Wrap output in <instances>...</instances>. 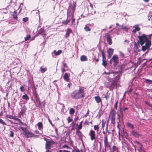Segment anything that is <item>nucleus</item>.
<instances>
[{
	"label": "nucleus",
	"mask_w": 152,
	"mask_h": 152,
	"mask_svg": "<svg viewBox=\"0 0 152 152\" xmlns=\"http://www.w3.org/2000/svg\"><path fill=\"white\" fill-rule=\"evenodd\" d=\"M85 89L86 88L83 87H80L78 90L74 91L70 94L71 97L75 99L83 98L85 96Z\"/></svg>",
	"instance_id": "nucleus-1"
},
{
	"label": "nucleus",
	"mask_w": 152,
	"mask_h": 152,
	"mask_svg": "<svg viewBox=\"0 0 152 152\" xmlns=\"http://www.w3.org/2000/svg\"><path fill=\"white\" fill-rule=\"evenodd\" d=\"M138 38L139 39V40L136 43L134 42V45L136 46L137 48H138V46L139 47V44H140L141 46L142 45L145 43L147 42L148 41H151L150 39L148 38L147 36L145 34H143L141 36H138Z\"/></svg>",
	"instance_id": "nucleus-2"
},
{
	"label": "nucleus",
	"mask_w": 152,
	"mask_h": 152,
	"mask_svg": "<svg viewBox=\"0 0 152 152\" xmlns=\"http://www.w3.org/2000/svg\"><path fill=\"white\" fill-rule=\"evenodd\" d=\"M119 58L118 56L116 55H114L110 61V64H113L114 66H116L118 64L119 62Z\"/></svg>",
	"instance_id": "nucleus-3"
},
{
	"label": "nucleus",
	"mask_w": 152,
	"mask_h": 152,
	"mask_svg": "<svg viewBox=\"0 0 152 152\" xmlns=\"http://www.w3.org/2000/svg\"><path fill=\"white\" fill-rule=\"evenodd\" d=\"M75 5H74L68 8L67 14H69L71 12L72 17L73 18L74 17V15L75 11Z\"/></svg>",
	"instance_id": "nucleus-4"
},
{
	"label": "nucleus",
	"mask_w": 152,
	"mask_h": 152,
	"mask_svg": "<svg viewBox=\"0 0 152 152\" xmlns=\"http://www.w3.org/2000/svg\"><path fill=\"white\" fill-rule=\"evenodd\" d=\"M151 45V41H148L147 42H146L145 45L142 46V50L143 51H145L150 48Z\"/></svg>",
	"instance_id": "nucleus-5"
},
{
	"label": "nucleus",
	"mask_w": 152,
	"mask_h": 152,
	"mask_svg": "<svg viewBox=\"0 0 152 152\" xmlns=\"http://www.w3.org/2000/svg\"><path fill=\"white\" fill-rule=\"evenodd\" d=\"M89 135L90 137L91 140L92 141L96 140V134L94 131L91 129L89 133Z\"/></svg>",
	"instance_id": "nucleus-6"
},
{
	"label": "nucleus",
	"mask_w": 152,
	"mask_h": 152,
	"mask_svg": "<svg viewBox=\"0 0 152 152\" xmlns=\"http://www.w3.org/2000/svg\"><path fill=\"white\" fill-rule=\"evenodd\" d=\"M55 142L53 140L50 141L46 142L45 144V148L46 149H51V146L55 144Z\"/></svg>",
	"instance_id": "nucleus-7"
},
{
	"label": "nucleus",
	"mask_w": 152,
	"mask_h": 152,
	"mask_svg": "<svg viewBox=\"0 0 152 152\" xmlns=\"http://www.w3.org/2000/svg\"><path fill=\"white\" fill-rule=\"evenodd\" d=\"M114 52V50L111 48H109L107 50V53L108 54L107 57L109 59L111 58Z\"/></svg>",
	"instance_id": "nucleus-8"
},
{
	"label": "nucleus",
	"mask_w": 152,
	"mask_h": 152,
	"mask_svg": "<svg viewBox=\"0 0 152 152\" xmlns=\"http://www.w3.org/2000/svg\"><path fill=\"white\" fill-rule=\"evenodd\" d=\"M107 38V41L108 44L110 45L112 43V40L111 38V36L108 33H106L105 34Z\"/></svg>",
	"instance_id": "nucleus-9"
},
{
	"label": "nucleus",
	"mask_w": 152,
	"mask_h": 152,
	"mask_svg": "<svg viewBox=\"0 0 152 152\" xmlns=\"http://www.w3.org/2000/svg\"><path fill=\"white\" fill-rule=\"evenodd\" d=\"M25 135H26L27 137H31L35 136L34 134L31 131L28 130L25 132Z\"/></svg>",
	"instance_id": "nucleus-10"
},
{
	"label": "nucleus",
	"mask_w": 152,
	"mask_h": 152,
	"mask_svg": "<svg viewBox=\"0 0 152 152\" xmlns=\"http://www.w3.org/2000/svg\"><path fill=\"white\" fill-rule=\"evenodd\" d=\"M45 31L43 28H40L38 31L37 34L35 35V37H37L39 35H43L45 33Z\"/></svg>",
	"instance_id": "nucleus-11"
},
{
	"label": "nucleus",
	"mask_w": 152,
	"mask_h": 152,
	"mask_svg": "<svg viewBox=\"0 0 152 152\" xmlns=\"http://www.w3.org/2000/svg\"><path fill=\"white\" fill-rule=\"evenodd\" d=\"M131 133L133 136L136 137H139L141 136V135L138 132L134 130L131 132Z\"/></svg>",
	"instance_id": "nucleus-12"
},
{
	"label": "nucleus",
	"mask_w": 152,
	"mask_h": 152,
	"mask_svg": "<svg viewBox=\"0 0 152 152\" xmlns=\"http://www.w3.org/2000/svg\"><path fill=\"white\" fill-rule=\"evenodd\" d=\"M116 114V111L114 109L112 108L110 112V118H115Z\"/></svg>",
	"instance_id": "nucleus-13"
},
{
	"label": "nucleus",
	"mask_w": 152,
	"mask_h": 152,
	"mask_svg": "<svg viewBox=\"0 0 152 152\" xmlns=\"http://www.w3.org/2000/svg\"><path fill=\"white\" fill-rule=\"evenodd\" d=\"M69 74H68L67 73H66L64 74L63 77L64 80L67 82H69Z\"/></svg>",
	"instance_id": "nucleus-14"
},
{
	"label": "nucleus",
	"mask_w": 152,
	"mask_h": 152,
	"mask_svg": "<svg viewBox=\"0 0 152 152\" xmlns=\"http://www.w3.org/2000/svg\"><path fill=\"white\" fill-rule=\"evenodd\" d=\"M72 32V30L71 29L68 28L67 29L65 37L67 38L69 36L70 34Z\"/></svg>",
	"instance_id": "nucleus-15"
},
{
	"label": "nucleus",
	"mask_w": 152,
	"mask_h": 152,
	"mask_svg": "<svg viewBox=\"0 0 152 152\" xmlns=\"http://www.w3.org/2000/svg\"><path fill=\"white\" fill-rule=\"evenodd\" d=\"M120 80V77L118 75L115 78L113 82L115 84H116L117 85V84L118 83Z\"/></svg>",
	"instance_id": "nucleus-16"
},
{
	"label": "nucleus",
	"mask_w": 152,
	"mask_h": 152,
	"mask_svg": "<svg viewBox=\"0 0 152 152\" xmlns=\"http://www.w3.org/2000/svg\"><path fill=\"white\" fill-rule=\"evenodd\" d=\"M38 129L39 130H42L43 129V125L42 122H39L37 124Z\"/></svg>",
	"instance_id": "nucleus-17"
},
{
	"label": "nucleus",
	"mask_w": 152,
	"mask_h": 152,
	"mask_svg": "<svg viewBox=\"0 0 152 152\" xmlns=\"http://www.w3.org/2000/svg\"><path fill=\"white\" fill-rule=\"evenodd\" d=\"M11 15L13 16L14 19L18 20V18L17 14V12L16 11H14L13 12V14Z\"/></svg>",
	"instance_id": "nucleus-18"
},
{
	"label": "nucleus",
	"mask_w": 152,
	"mask_h": 152,
	"mask_svg": "<svg viewBox=\"0 0 152 152\" xmlns=\"http://www.w3.org/2000/svg\"><path fill=\"white\" fill-rule=\"evenodd\" d=\"M95 100L97 103H99L100 102H102V99L100 97L97 96L94 97Z\"/></svg>",
	"instance_id": "nucleus-19"
},
{
	"label": "nucleus",
	"mask_w": 152,
	"mask_h": 152,
	"mask_svg": "<svg viewBox=\"0 0 152 152\" xmlns=\"http://www.w3.org/2000/svg\"><path fill=\"white\" fill-rule=\"evenodd\" d=\"M80 60L82 61H87L88 59L86 56L83 55L80 57Z\"/></svg>",
	"instance_id": "nucleus-20"
},
{
	"label": "nucleus",
	"mask_w": 152,
	"mask_h": 152,
	"mask_svg": "<svg viewBox=\"0 0 152 152\" xmlns=\"http://www.w3.org/2000/svg\"><path fill=\"white\" fill-rule=\"evenodd\" d=\"M76 133L77 135L79 137L82 138L83 134L79 130L76 131Z\"/></svg>",
	"instance_id": "nucleus-21"
},
{
	"label": "nucleus",
	"mask_w": 152,
	"mask_h": 152,
	"mask_svg": "<svg viewBox=\"0 0 152 152\" xmlns=\"http://www.w3.org/2000/svg\"><path fill=\"white\" fill-rule=\"evenodd\" d=\"M53 52L55 55L58 56L61 53L62 50H59L57 51H56V50H54L53 51Z\"/></svg>",
	"instance_id": "nucleus-22"
},
{
	"label": "nucleus",
	"mask_w": 152,
	"mask_h": 152,
	"mask_svg": "<svg viewBox=\"0 0 152 152\" xmlns=\"http://www.w3.org/2000/svg\"><path fill=\"white\" fill-rule=\"evenodd\" d=\"M26 110L27 108L26 107L24 106L22 108L21 111L20 112V113L22 114H23L26 112Z\"/></svg>",
	"instance_id": "nucleus-23"
},
{
	"label": "nucleus",
	"mask_w": 152,
	"mask_h": 152,
	"mask_svg": "<svg viewBox=\"0 0 152 152\" xmlns=\"http://www.w3.org/2000/svg\"><path fill=\"white\" fill-rule=\"evenodd\" d=\"M117 86L114 83L112 82L109 87V89L110 90H112L114 88L115 86Z\"/></svg>",
	"instance_id": "nucleus-24"
},
{
	"label": "nucleus",
	"mask_w": 152,
	"mask_h": 152,
	"mask_svg": "<svg viewBox=\"0 0 152 152\" xmlns=\"http://www.w3.org/2000/svg\"><path fill=\"white\" fill-rule=\"evenodd\" d=\"M126 126L129 128H130L132 129L134 128V126L132 124L128 122L126 123Z\"/></svg>",
	"instance_id": "nucleus-25"
},
{
	"label": "nucleus",
	"mask_w": 152,
	"mask_h": 152,
	"mask_svg": "<svg viewBox=\"0 0 152 152\" xmlns=\"http://www.w3.org/2000/svg\"><path fill=\"white\" fill-rule=\"evenodd\" d=\"M110 95V94L109 93L108 91H107L105 94L104 98L106 100H107L109 99Z\"/></svg>",
	"instance_id": "nucleus-26"
},
{
	"label": "nucleus",
	"mask_w": 152,
	"mask_h": 152,
	"mask_svg": "<svg viewBox=\"0 0 152 152\" xmlns=\"http://www.w3.org/2000/svg\"><path fill=\"white\" fill-rule=\"evenodd\" d=\"M14 130H11L9 132V136L11 137H13L14 135Z\"/></svg>",
	"instance_id": "nucleus-27"
},
{
	"label": "nucleus",
	"mask_w": 152,
	"mask_h": 152,
	"mask_svg": "<svg viewBox=\"0 0 152 152\" xmlns=\"http://www.w3.org/2000/svg\"><path fill=\"white\" fill-rule=\"evenodd\" d=\"M82 123L83 121H82L80 123L79 125L77 124L76 125V126L78 127V129L79 130L81 129L82 128Z\"/></svg>",
	"instance_id": "nucleus-28"
},
{
	"label": "nucleus",
	"mask_w": 152,
	"mask_h": 152,
	"mask_svg": "<svg viewBox=\"0 0 152 152\" xmlns=\"http://www.w3.org/2000/svg\"><path fill=\"white\" fill-rule=\"evenodd\" d=\"M111 123L115 125V118H110Z\"/></svg>",
	"instance_id": "nucleus-29"
},
{
	"label": "nucleus",
	"mask_w": 152,
	"mask_h": 152,
	"mask_svg": "<svg viewBox=\"0 0 152 152\" xmlns=\"http://www.w3.org/2000/svg\"><path fill=\"white\" fill-rule=\"evenodd\" d=\"M101 53L102 55V60H105V59L106 58L105 56V55L104 53V50H101Z\"/></svg>",
	"instance_id": "nucleus-30"
},
{
	"label": "nucleus",
	"mask_w": 152,
	"mask_h": 152,
	"mask_svg": "<svg viewBox=\"0 0 152 152\" xmlns=\"http://www.w3.org/2000/svg\"><path fill=\"white\" fill-rule=\"evenodd\" d=\"M75 110L73 108H71L69 110V113L71 115H73L75 112Z\"/></svg>",
	"instance_id": "nucleus-31"
},
{
	"label": "nucleus",
	"mask_w": 152,
	"mask_h": 152,
	"mask_svg": "<svg viewBox=\"0 0 152 152\" xmlns=\"http://www.w3.org/2000/svg\"><path fill=\"white\" fill-rule=\"evenodd\" d=\"M47 70V68H42V67H41L40 69V71L42 73H44Z\"/></svg>",
	"instance_id": "nucleus-32"
},
{
	"label": "nucleus",
	"mask_w": 152,
	"mask_h": 152,
	"mask_svg": "<svg viewBox=\"0 0 152 152\" xmlns=\"http://www.w3.org/2000/svg\"><path fill=\"white\" fill-rule=\"evenodd\" d=\"M31 36L30 35H27L26 37H24L25 41H26L27 40H29L31 38Z\"/></svg>",
	"instance_id": "nucleus-33"
},
{
	"label": "nucleus",
	"mask_w": 152,
	"mask_h": 152,
	"mask_svg": "<svg viewBox=\"0 0 152 152\" xmlns=\"http://www.w3.org/2000/svg\"><path fill=\"white\" fill-rule=\"evenodd\" d=\"M22 98L23 99L26 100H28L29 99V97L26 94H25L22 96Z\"/></svg>",
	"instance_id": "nucleus-34"
},
{
	"label": "nucleus",
	"mask_w": 152,
	"mask_h": 152,
	"mask_svg": "<svg viewBox=\"0 0 152 152\" xmlns=\"http://www.w3.org/2000/svg\"><path fill=\"white\" fill-rule=\"evenodd\" d=\"M84 29L86 31H90L91 30V28L89 26H85Z\"/></svg>",
	"instance_id": "nucleus-35"
},
{
	"label": "nucleus",
	"mask_w": 152,
	"mask_h": 152,
	"mask_svg": "<svg viewBox=\"0 0 152 152\" xmlns=\"http://www.w3.org/2000/svg\"><path fill=\"white\" fill-rule=\"evenodd\" d=\"M108 142V140H107V134H106L104 136V143H107Z\"/></svg>",
	"instance_id": "nucleus-36"
},
{
	"label": "nucleus",
	"mask_w": 152,
	"mask_h": 152,
	"mask_svg": "<svg viewBox=\"0 0 152 152\" xmlns=\"http://www.w3.org/2000/svg\"><path fill=\"white\" fill-rule=\"evenodd\" d=\"M99 127L98 125H95L94 126V129L96 130L97 132L98 131Z\"/></svg>",
	"instance_id": "nucleus-37"
},
{
	"label": "nucleus",
	"mask_w": 152,
	"mask_h": 152,
	"mask_svg": "<svg viewBox=\"0 0 152 152\" xmlns=\"http://www.w3.org/2000/svg\"><path fill=\"white\" fill-rule=\"evenodd\" d=\"M102 65L104 66L105 67L107 65V62L105 60H102Z\"/></svg>",
	"instance_id": "nucleus-38"
},
{
	"label": "nucleus",
	"mask_w": 152,
	"mask_h": 152,
	"mask_svg": "<svg viewBox=\"0 0 152 152\" xmlns=\"http://www.w3.org/2000/svg\"><path fill=\"white\" fill-rule=\"evenodd\" d=\"M120 26L123 29H124L125 31H128V28H127V27L126 26H124L123 25L121 26Z\"/></svg>",
	"instance_id": "nucleus-39"
},
{
	"label": "nucleus",
	"mask_w": 152,
	"mask_h": 152,
	"mask_svg": "<svg viewBox=\"0 0 152 152\" xmlns=\"http://www.w3.org/2000/svg\"><path fill=\"white\" fill-rule=\"evenodd\" d=\"M67 121L68 123H69L72 121H73V119L70 117H68L67 118Z\"/></svg>",
	"instance_id": "nucleus-40"
},
{
	"label": "nucleus",
	"mask_w": 152,
	"mask_h": 152,
	"mask_svg": "<svg viewBox=\"0 0 152 152\" xmlns=\"http://www.w3.org/2000/svg\"><path fill=\"white\" fill-rule=\"evenodd\" d=\"M105 122L103 120H102V128H103L105 126Z\"/></svg>",
	"instance_id": "nucleus-41"
},
{
	"label": "nucleus",
	"mask_w": 152,
	"mask_h": 152,
	"mask_svg": "<svg viewBox=\"0 0 152 152\" xmlns=\"http://www.w3.org/2000/svg\"><path fill=\"white\" fill-rule=\"evenodd\" d=\"M13 116L10 115H6V117L8 118H9L11 119H12Z\"/></svg>",
	"instance_id": "nucleus-42"
},
{
	"label": "nucleus",
	"mask_w": 152,
	"mask_h": 152,
	"mask_svg": "<svg viewBox=\"0 0 152 152\" xmlns=\"http://www.w3.org/2000/svg\"><path fill=\"white\" fill-rule=\"evenodd\" d=\"M135 30L137 31H139L140 30V28L139 27L138 25L136 26H134Z\"/></svg>",
	"instance_id": "nucleus-43"
},
{
	"label": "nucleus",
	"mask_w": 152,
	"mask_h": 152,
	"mask_svg": "<svg viewBox=\"0 0 152 152\" xmlns=\"http://www.w3.org/2000/svg\"><path fill=\"white\" fill-rule=\"evenodd\" d=\"M117 150L118 148L116 146L114 145L113 146V152H115Z\"/></svg>",
	"instance_id": "nucleus-44"
},
{
	"label": "nucleus",
	"mask_w": 152,
	"mask_h": 152,
	"mask_svg": "<svg viewBox=\"0 0 152 152\" xmlns=\"http://www.w3.org/2000/svg\"><path fill=\"white\" fill-rule=\"evenodd\" d=\"M0 124L3 125H7V124L3 120L1 119H0Z\"/></svg>",
	"instance_id": "nucleus-45"
},
{
	"label": "nucleus",
	"mask_w": 152,
	"mask_h": 152,
	"mask_svg": "<svg viewBox=\"0 0 152 152\" xmlns=\"http://www.w3.org/2000/svg\"><path fill=\"white\" fill-rule=\"evenodd\" d=\"M146 83L148 84L150 83H152V80L149 79H146L145 82Z\"/></svg>",
	"instance_id": "nucleus-46"
},
{
	"label": "nucleus",
	"mask_w": 152,
	"mask_h": 152,
	"mask_svg": "<svg viewBox=\"0 0 152 152\" xmlns=\"http://www.w3.org/2000/svg\"><path fill=\"white\" fill-rule=\"evenodd\" d=\"M28 20V17H26L23 19V21L24 22H26Z\"/></svg>",
	"instance_id": "nucleus-47"
},
{
	"label": "nucleus",
	"mask_w": 152,
	"mask_h": 152,
	"mask_svg": "<svg viewBox=\"0 0 152 152\" xmlns=\"http://www.w3.org/2000/svg\"><path fill=\"white\" fill-rule=\"evenodd\" d=\"M43 139L46 142H50V141L52 140H50V139H48V138H44Z\"/></svg>",
	"instance_id": "nucleus-48"
},
{
	"label": "nucleus",
	"mask_w": 152,
	"mask_h": 152,
	"mask_svg": "<svg viewBox=\"0 0 152 152\" xmlns=\"http://www.w3.org/2000/svg\"><path fill=\"white\" fill-rule=\"evenodd\" d=\"M104 146L105 147H108L110 148H111V147L109 145V144L107 142V143H106L104 144Z\"/></svg>",
	"instance_id": "nucleus-49"
},
{
	"label": "nucleus",
	"mask_w": 152,
	"mask_h": 152,
	"mask_svg": "<svg viewBox=\"0 0 152 152\" xmlns=\"http://www.w3.org/2000/svg\"><path fill=\"white\" fill-rule=\"evenodd\" d=\"M20 129H21V130L22 131H24V132L25 133V132H26V128H24V127H20Z\"/></svg>",
	"instance_id": "nucleus-50"
},
{
	"label": "nucleus",
	"mask_w": 152,
	"mask_h": 152,
	"mask_svg": "<svg viewBox=\"0 0 152 152\" xmlns=\"http://www.w3.org/2000/svg\"><path fill=\"white\" fill-rule=\"evenodd\" d=\"M62 23L65 25H66L68 24L66 20H64L62 22Z\"/></svg>",
	"instance_id": "nucleus-51"
},
{
	"label": "nucleus",
	"mask_w": 152,
	"mask_h": 152,
	"mask_svg": "<svg viewBox=\"0 0 152 152\" xmlns=\"http://www.w3.org/2000/svg\"><path fill=\"white\" fill-rule=\"evenodd\" d=\"M118 101H117L114 106L115 108V109L117 110V107H118Z\"/></svg>",
	"instance_id": "nucleus-52"
},
{
	"label": "nucleus",
	"mask_w": 152,
	"mask_h": 152,
	"mask_svg": "<svg viewBox=\"0 0 152 152\" xmlns=\"http://www.w3.org/2000/svg\"><path fill=\"white\" fill-rule=\"evenodd\" d=\"M137 144H139L140 145V148L141 150H142V145L139 142H137Z\"/></svg>",
	"instance_id": "nucleus-53"
},
{
	"label": "nucleus",
	"mask_w": 152,
	"mask_h": 152,
	"mask_svg": "<svg viewBox=\"0 0 152 152\" xmlns=\"http://www.w3.org/2000/svg\"><path fill=\"white\" fill-rule=\"evenodd\" d=\"M117 119L118 120V122H117V123L118 124V126H119V123L120 121V117L119 116V117H118L117 118Z\"/></svg>",
	"instance_id": "nucleus-54"
},
{
	"label": "nucleus",
	"mask_w": 152,
	"mask_h": 152,
	"mask_svg": "<svg viewBox=\"0 0 152 152\" xmlns=\"http://www.w3.org/2000/svg\"><path fill=\"white\" fill-rule=\"evenodd\" d=\"M20 89L21 91H23L24 90V87L23 86H21L20 88Z\"/></svg>",
	"instance_id": "nucleus-55"
},
{
	"label": "nucleus",
	"mask_w": 152,
	"mask_h": 152,
	"mask_svg": "<svg viewBox=\"0 0 152 152\" xmlns=\"http://www.w3.org/2000/svg\"><path fill=\"white\" fill-rule=\"evenodd\" d=\"M63 147H64V148H68V149L71 148L70 147L68 146V145H64L63 146Z\"/></svg>",
	"instance_id": "nucleus-56"
},
{
	"label": "nucleus",
	"mask_w": 152,
	"mask_h": 152,
	"mask_svg": "<svg viewBox=\"0 0 152 152\" xmlns=\"http://www.w3.org/2000/svg\"><path fill=\"white\" fill-rule=\"evenodd\" d=\"M89 114V110L88 109L87 112L86 113V115H84V117H87L88 115Z\"/></svg>",
	"instance_id": "nucleus-57"
},
{
	"label": "nucleus",
	"mask_w": 152,
	"mask_h": 152,
	"mask_svg": "<svg viewBox=\"0 0 152 152\" xmlns=\"http://www.w3.org/2000/svg\"><path fill=\"white\" fill-rule=\"evenodd\" d=\"M120 55L121 57H122V58L124 57V54L122 52H120Z\"/></svg>",
	"instance_id": "nucleus-58"
},
{
	"label": "nucleus",
	"mask_w": 152,
	"mask_h": 152,
	"mask_svg": "<svg viewBox=\"0 0 152 152\" xmlns=\"http://www.w3.org/2000/svg\"><path fill=\"white\" fill-rule=\"evenodd\" d=\"M72 20L71 25H73V23L75 22V18H74L73 17L72 18Z\"/></svg>",
	"instance_id": "nucleus-59"
},
{
	"label": "nucleus",
	"mask_w": 152,
	"mask_h": 152,
	"mask_svg": "<svg viewBox=\"0 0 152 152\" xmlns=\"http://www.w3.org/2000/svg\"><path fill=\"white\" fill-rule=\"evenodd\" d=\"M89 4H90V7H91L90 9H91V10H93V6L92 4L90 3H89Z\"/></svg>",
	"instance_id": "nucleus-60"
},
{
	"label": "nucleus",
	"mask_w": 152,
	"mask_h": 152,
	"mask_svg": "<svg viewBox=\"0 0 152 152\" xmlns=\"http://www.w3.org/2000/svg\"><path fill=\"white\" fill-rule=\"evenodd\" d=\"M18 118L16 117V116H13V118L12 119H13L14 120H16L17 121V120H18Z\"/></svg>",
	"instance_id": "nucleus-61"
},
{
	"label": "nucleus",
	"mask_w": 152,
	"mask_h": 152,
	"mask_svg": "<svg viewBox=\"0 0 152 152\" xmlns=\"http://www.w3.org/2000/svg\"><path fill=\"white\" fill-rule=\"evenodd\" d=\"M145 103L148 105H149V106L151 107L152 108V104H149V103H148V102H145Z\"/></svg>",
	"instance_id": "nucleus-62"
},
{
	"label": "nucleus",
	"mask_w": 152,
	"mask_h": 152,
	"mask_svg": "<svg viewBox=\"0 0 152 152\" xmlns=\"http://www.w3.org/2000/svg\"><path fill=\"white\" fill-rule=\"evenodd\" d=\"M72 85V83H68L67 85V87L69 88H70Z\"/></svg>",
	"instance_id": "nucleus-63"
},
{
	"label": "nucleus",
	"mask_w": 152,
	"mask_h": 152,
	"mask_svg": "<svg viewBox=\"0 0 152 152\" xmlns=\"http://www.w3.org/2000/svg\"><path fill=\"white\" fill-rule=\"evenodd\" d=\"M63 66L64 67H67V65L66 63H64L63 64Z\"/></svg>",
	"instance_id": "nucleus-64"
}]
</instances>
